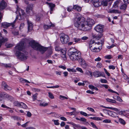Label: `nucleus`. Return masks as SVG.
Instances as JSON below:
<instances>
[{"label": "nucleus", "instance_id": "16", "mask_svg": "<svg viewBox=\"0 0 129 129\" xmlns=\"http://www.w3.org/2000/svg\"><path fill=\"white\" fill-rule=\"evenodd\" d=\"M27 22L28 25V31L29 32L32 29L33 25L32 23L30 21L27 20Z\"/></svg>", "mask_w": 129, "mask_h": 129}, {"label": "nucleus", "instance_id": "10", "mask_svg": "<svg viewBox=\"0 0 129 129\" xmlns=\"http://www.w3.org/2000/svg\"><path fill=\"white\" fill-rule=\"evenodd\" d=\"M34 6V4L32 3L30 4L27 6L26 8V11L28 14L31 15L30 12L31 11H32Z\"/></svg>", "mask_w": 129, "mask_h": 129}, {"label": "nucleus", "instance_id": "4", "mask_svg": "<svg viewBox=\"0 0 129 129\" xmlns=\"http://www.w3.org/2000/svg\"><path fill=\"white\" fill-rule=\"evenodd\" d=\"M15 55L17 58L21 61L26 60L28 58V53L26 51L21 52L16 50Z\"/></svg>", "mask_w": 129, "mask_h": 129}, {"label": "nucleus", "instance_id": "49", "mask_svg": "<svg viewBox=\"0 0 129 129\" xmlns=\"http://www.w3.org/2000/svg\"><path fill=\"white\" fill-rule=\"evenodd\" d=\"M6 46L8 48H10L14 46L13 44H9L6 45Z\"/></svg>", "mask_w": 129, "mask_h": 129}, {"label": "nucleus", "instance_id": "25", "mask_svg": "<svg viewBox=\"0 0 129 129\" xmlns=\"http://www.w3.org/2000/svg\"><path fill=\"white\" fill-rule=\"evenodd\" d=\"M19 107L24 109H26L27 108V106L24 103L22 102L20 103Z\"/></svg>", "mask_w": 129, "mask_h": 129}, {"label": "nucleus", "instance_id": "60", "mask_svg": "<svg viewBox=\"0 0 129 129\" xmlns=\"http://www.w3.org/2000/svg\"><path fill=\"white\" fill-rule=\"evenodd\" d=\"M86 92L87 93H90V94H93L94 93V92L90 90H88L86 91Z\"/></svg>", "mask_w": 129, "mask_h": 129}, {"label": "nucleus", "instance_id": "34", "mask_svg": "<svg viewBox=\"0 0 129 129\" xmlns=\"http://www.w3.org/2000/svg\"><path fill=\"white\" fill-rule=\"evenodd\" d=\"M119 121L121 124H122L123 125H124L126 124V122L123 119L121 118H119Z\"/></svg>", "mask_w": 129, "mask_h": 129}, {"label": "nucleus", "instance_id": "59", "mask_svg": "<svg viewBox=\"0 0 129 129\" xmlns=\"http://www.w3.org/2000/svg\"><path fill=\"white\" fill-rule=\"evenodd\" d=\"M109 68L110 69H114L115 68V67L114 66H110Z\"/></svg>", "mask_w": 129, "mask_h": 129}, {"label": "nucleus", "instance_id": "19", "mask_svg": "<svg viewBox=\"0 0 129 129\" xmlns=\"http://www.w3.org/2000/svg\"><path fill=\"white\" fill-rule=\"evenodd\" d=\"M108 114L109 115L114 117H116L117 116V114L115 112L110 111H108Z\"/></svg>", "mask_w": 129, "mask_h": 129}, {"label": "nucleus", "instance_id": "47", "mask_svg": "<svg viewBox=\"0 0 129 129\" xmlns=\"http://www.w3.org/2000/svg\"><path fill=\"white\" fill-rule=\"evenodd\" d=\"M100 81L102 83H107V80L105 79H101Z\"/></svg>", "mask_w": 129, "mask_h": 129}, {"label": "nucleus", "instance_id": "2", "mask_svg": "<svg viewBox=\"0 0 129 129\" xmlns=\"http://www.w3.org/2000/svg\"><path fill=\"white\" fill-rule=\"evenodd\" d=\"M70 54L69 57L72 60H78L79 62L83 61V59L81 56V53L77 50L73 48Z\"/></svg>", "mask_w": 129, "mask_h": 129}, {"label": "nucleus", "instance_id": "30", "mask_svg": "<svg viewBox=\"0 0 129 129\" xmlns=\"http://www.w3.org/2000/svg\"><path fill=\"white\" fill-rule=\"evenodd\" d=\"M0 96H3L4 97H9L10 96L8 94L4 92L0 93Z\"/></svg>", "mask_w": 129, "mask_h": 129}, {"label": "nucleus", "instance_id": "3", "mask_svg": "<svg viewBox=\"0 0 129 129\" xmlns=\"http://www.w3.org/2000/svg\"><path fill=\"white\" fill-rule=\"evenodd\" d=\"M29 44L34 49L39 51L42 54L44 53L47 49V48L41 46L34 41H30L29 42Z\"/></svg>", "mask_w": 129, "mask_h": 129}, {"label": "nucleus", "instance_id": "38", "mask_svg": "<svg viewBox=\"0 0 129 129\" xmlns=\"http://www.w3.org/2000/svg\"><path fill=\"white\" fill-rule=\"evenodd\" d=\"M14 105L15 106H17L19 107L20 105V103L18 102V101H15L14 102Z\"/></svg>", "mask_w": 129, "mask_h": 129}, {"label": "nucleus", "instance_id": "13", "mask_svg": "<svg viewBox=\"0 0 129 129\" xmlns=\"http://www.w3.org/2000/svg\"><path fill=\"white\" fill-rule=\"evenodd\" d=\"M7 7V3L4 0H2L0 2V10L4 9Z\"/></svg>", "mask_w": 129, "mask_h": 129}, {"label": "nucleus", "instance_id": "11", "mask_svg": "<svg viewBox=\"0 0 129 129\" xmlns=\"http://www.w3.org/2000/svg\"><path fill=\"white\" fill-rule=\"evenodd\" d=\"M55 50L57 51H61V57L63 58H66V52L64 50H62L61 48L59 46H56L55 47Z\"/></svg>", "mask_w": 129, "mask_h": 129}, {"label": "nucleus", "instance_id": "1", "mask_svg": "<svg viewBox=\"0 0 129 129\" xmlns=\"http://www.w3.org/2000/svg\"><path fill=\"white\" fill-rule=\"evenodd\" d=\"M74 25L78 29L83 31L88 30V27L86 25L85 18L80 16L78 18H75Z\"/></svg>", "mask_w": 129, "mask_h": 129}, {"label": "nucleus", "instance_id": "22", "mask_svg": "<svg viewBox=\"0 0 129 129\" xmlns=\"http://www.w3.org/2000/svg\"><path fill=\"white\" fill-rule=\"evenodd\" d=\"M73 9L78 12L80 11L81 10V7L77 5L73 6Z\"/></svg>", "mask_w": 129, "mask_h": 129}, {"label": "nucleus", "instance_id": "20", "mask_svg": "<svg viewBox=\"0 0 129 129\" xmlns=\"http://www.w3.org/2000/svg\"><path fill=\"white\" fill-rule=\"evenodd\" d=\"M17 10L19 12V14L20 17H21V15H24L25 13L24 11L20 9L18 6H17Z\"/></svg>", "mask_w": 129, "mask_h": 129}, {"label": "nucleus", "instance_id": "9", "mask_svg": "<svg viewBox=\"0 0 129 129\" xmlns=\"http://www.w3.org/2000/svg\"><path fill=\"white\" fill-rule=\"evenodd\" d=\"M85 22H86V25L88 26V30L89 29L90 27L93 25L95 23L93 20L90 18H87Z\"/></svg>", "mask_w": 129, "mask_h": 129}, {"label": "nucleus", "instance_id": "21", "mask_svg": "<svg viewBox=\"0 0 129 129\" xmlns=\"http://www.w3.org/2000/svg\"><path fill=\"white\" fill-rule=\"evenodd\" d=\"M54 26V25L52 24L50 22L49 25H44V27L45 29H47L50 28L51 27Z\"/></svg>", "mask_w": 129, "mask_h": 129}, {"label": "nucleus", "instance_id": "42", "mask_svg": "<svg viewBox=\"0 0 129 129\" xmlns=\"http://www.w3.org/2000/svg\"><path fill=\"white\" fill-rule=\"evenodd\" d=\"M111 122V120H109V119H106L104 120L103 121V122L105 123H110Z\"/></svg>", "mask_w": 129, "mask_h": 129}, {"label": "nucleus", "instance_id": "15", "mask_svg": "<svg viewBox=\"0 0 129 129\" xmlns=\"http://www.w3.org/2000/svg\"><path fill=\"white\" fill-rule=\"evenodd\" d=\"M2 85V86L4 87V89L6 90H11L12 89L11 87L9 86L5 82H3Z\"/></svg>", "mask_w": 129, "mask_h": 129}, {"label": "nucleus", "instance_id": "26", "mask_svg": "<svg viewBox=\"0 0 129 129\" xmlns=\"http://www.w3.org/2000/svg\"><path fill=\"white\" fill-rule=\"evenodd\" d=\"M124 4H122L120 7V9L121 10H125L127 7V5L125 4L126 3H124Z\"/></svg>", "mask_w": 129, "mask_h": 129}, {"label": "nucleus", "instance_id": "6", "mask_svg": "<svg viewBox=\"0 0 129 129\" xmlns=\"http://www.w3.org/2000/svg\"><path fill=\"white\" fill-rule=\"evenodd\" d=\"M24 44L23 41H21L17 44L15 47V53L16 50L21 51L24 49Z\"/></svg>", "mask_w": 129, "mask_h": 129}, {"label": "nucleus", "instance_id": "27", "mask_svg": "<svg viewBox=\"0 0 129 129\" xmlns=\"http://www.w3.org/2000/svg\"><path fill=\"white\" fill-rule=\"evenodd\" d=\"M90 119L92 120H95L97 121L101 120L102 118L99 117H90Z\"/></svg>", "mask_w": 129, "mask_h": 129}, {"label": "nucleus", "instance_id": "62", "mask_svg": "<svg viewBox=\"0 0 129 129\" xmlns=\"http://www.w3.org/2000/svg\"><path fill=\"white\" fill-rule=\"evenodd\" d=\"M63 74L64 75V76L65 77H66L67 76L68 73L67 72H63Z\"/></svg>", "mask_w": 129, "mask_h": 129}, {"label": "nucleus", "instance_id": "64", "mask_svg": "<svg viewBox=\"0 0 129 129\" xmlns=\"http://www.w3.org/2000/svg\"><path fill=\"white\" fill-rule=\"evenodd\" d=\"M91 89H94V86L92 85H89L88 86Z\"/></svg>", "mask_w": 129, "mask_h": 129}, {"label": "nucleus", "instance_id": "29", "mask_svg": "<svg viewBox=\"0 0 129 129\" xmlns=\"http://www.w3.org/2000/svg\"><path fill=\"white\" fill-rule=\"evenodd\" d=\"M49 104V103H46L44 102H41L40 104V106H41L45 107Z\"/></svg>", "mask_w": 129, "mask_h": 129}, {"label": "nucleus", "instance_id": "28", "mask_svg": "<svg viewBox=\"0 0 129 129\" xmlns=\"http://www.w3.org/2000/svg\"><path fill=\"white\" fill-rule=\"evenodd\" d=\"M73 40L75 42L77 43H80L82 42L81 41V39L77 38H74L73 39Z\"/></svg>", "mask_w": 129, "mask_h": 129}, {"label": "nucleus", "instance_id": "52", "mask_svg": "<svg viewBox=\"0 0 129 129\" xmlns=\"http://www.w3.org/2000/svg\"><path fill=\"white\" fill-rule=\"evenodd\" d=\"M80 121L83 122H86V119L84 118L81 117L80 119Z\"/></svg>", "mask_w": 129, "mask_h": 129}, {"label": "nucleus", "instance_id": "5", "mask_svg": "<svg viewBox=\"0 0 129 129\" xmlns=\"http://www.w3.org/2000/svg\"><path fill=\"white\" fill-rule=\"evenodd\" d=\"M60 35V40L62 44H66L69 41V38L68 35L63 33H61Z\"/></svg>", "mask_w": 129, "mask_h": 129}, {"label": "nucleus", "instance_id": "8", "mask_svg": "<svg viewBox=\"0 0 129 129\" xmlns=\"http://www.w3.org/2000/svg\"><path fill=\"white\" fill-rule=\"evenodd\" d=\"M101 43L100 42H95L94 41L91 40L89 43V47L91 50V49L94 48L95 47H98V45Z\"/></svg>", "mask_w": 129, "mask_h": 129}, {"label": "nucleus", "instance_id": "46", "mask_svg": "<svg viewBox=\"0 0 129 129\" xmlns=\"http://www.w3.org/2000/svg\"><path fill=\"white\" fill-rule=\"evenodd\" d=\"M29 123V122H27L25 124L21 125V126L23 127H26L27 126V123Z\"/></svg>", "mask_w": 129, "mask_h": 129}, {"label": "nucleus", "instance_id": "18", "mask_svg": "<svg viewBox=\"0 0 129 129\" xmlns=\"http://www.w3.org/2000/svg\"><path fill=\"white\" fill-rule=\"evenodd\" d=\"M93 6L96 7H98L100 6V3L98 2V0H91Z\"/></svg>", "mask_w": 129, "mask_h": 129}, {"label": "nucleus", "instance_id": "57", "mask_svg": "<svg viewBox=\"0 0 129 129\" xmlns=\"http://www.w3.org/2000/svg\"><path fill=\"white\" fill-rule=\"evenodd\" d=\"M114 46H115V45L113 44H112L111 46H107V48L108 49H110L112 48Z\"/></svg>", "mask_w": 129, "mask_h": 129}, {"label": "nucleus", "instance_id": "44", "mask_svg": "<svg viewBox=\"0 0 129 129\" xmlns=\"http://www.w3.org/2000/svg\"><path fill=\"white\" fill-rule=\"evenodd\" d=\"M102 4L104 6H107L108 4L107 2L106 1H104L102 2Z\"/></svg>", "mask_w": 129, "mask_h": 129}, {"label": "nucleus", "instance_id": "23", "mask_svg": "<svg viewBox=\"0 0 129 129\" xmlns=\"http://www.w3.org/2000/svg\"><path fill=\"white\" fill-rule=\"evenodd\" d=\"M49 7L50 8V14H52V12L53 11V9L55 7V4H53L52 3H51L49 6Z\"/></svg>", "mask_w": 129, "mask_h": 129}, {"label": "nucleus", "instance_id": "45", "mask_svg": "<svg viewBox=\"0 0 129 129\" xmlns=\"http://www.w3.org/2000/svg\"><path fill=\"white\" fill-rule=\"evenodd\" d=\"M87 109L89 111L94 113L95 112V111L94 109L88 107Z\"/></svg>", "mask_w": 129, "mask_h": 129}, {"label": "nucleus", "instance_id": "51", "mask_svg": "<svg viewBox=\"0 0 129 129\" xmlns=\"http://www.w3.org/2000/svg\"><path fill=\"white\" fill-rule=\"evenodd\" d=\"M88 39V37H87L85 36L82 37L81 39V41H82V40H87Z\"/></svg>", "mask_w": 129, "mask_h": 129}, {"label": "nucleus", "instance_id": "53", "mask_svg": "<svg viewBox=\"0 0 129 129\" xmlns=\"http://www.w3.org/2000/svg\"><path fill=\"white\" fill-rule=\"evenodd\" d=\"M108 90L109 91H110V92H112V93H116L118 95H119V94H118V93L117 92H116V91H113V90H112V89H108Z\"/></svg>", "mask_w": 129, "mask_h": 129}, {"label": "nucleus", "instance_id": "40", "mask_svg": "<svg viewBox=\"0 0 129 129\" xmlns=\"http://www.w3.org/2000/svg\"><path fill=\"white\" fill-rule=\"evenodd\" d=\"M59 120H53L52 121L54 122V124L56 125H59V123L58 122Z\"/></svg>", "mask_w": 129, "mask_h": 129}, {"label": "nucleus", "instance_id": "37", "mask_svg": "<svg viewBox=\"0 0 129 129\" xmlns=\"http://www.w3.org/2000/svg\"><path fill=\"white\" fill-rule=\"evenodd\" d=\"M2 66L6 67V68H10L11 67V65L10 64H2Z\"/></svg>", "mask_w": 129, "mask_h": 129}, {"label": "nucleus", "instance_id": "7", "mask_svg": "<svg viewBox=\"0 0 129 129\" xmlns=\"http://www.w3.org/2000/svg\"><path fill=\"white\" fill-rule=\"evenodd\" d=\"M18 16H16V19L13 23H8L7 22H5L2 24V26L4 28H7L11 25H12V27L14 26V24L15 23L16 21L18 19Z\"/></svg>", "mask_w": 129, "mask_h": 129}, {"label": "nucleus", "instance_id": "17", "mask_svg": "<svg viewBox=\"0 0 129 129\" xmlns=\"http://www.w3.org/2000/svg\"><path fill=\"white\" fill-rule=\"evenodd\" d=\"M8 40L7 38H4L2 36V34L0 33V47L2 45V43L7 41Z\"/></svg>", "mask_w": 129, "mask_h": 129}, {"label": "nucleus", "instance_id": "33", "mask_svg": "<svg viewBox=\"0 0 129 129\" xmlns=\"http://www.w3.org/2000/svg\"><path fill=\"white\" fill-rule=\"evenodd\" d=\"M66 113L67 114L70 115H76L78 113H77V112H75L74 111H73L70 112H67Z\"/></svg>", "mask_w": 129, "mask_h": 129}, {"label": "nucleus", "instance_id": "14", "mask_svg": "<svg viewBox=\"0 0 129 129\" xmlns=\"http://www.w3.org/2000/svg\"><path fill=\"white\" fill-rule=\"evenodd\" d=\"M93 75L95 77H98L100 76H104V73L103 72H101L99 71H97L93 73Z\"/></svg>", "mask_w": 129, "mask_h": 129}, {"label": "nucleus", "instance_id": "58", "mask_svg": "<svg viewBox=\"0 0 129 129\" xmlns=\"http://www.w3.org/2000/svg\"><path fill=\"white\" fill-rule=\"evenodd\" d=\"M27 116L28 117H30L31 116V114L30 112L28 111L27 112Z\"/></svg>", "mask_w": 129, "mask_h": 129}, {"label": "nucleus", "instance_id": "24", "mask_svg": "<svg viewBox=\"0 0 129 129\" xmlns=\"http://www.w3.org/2000/svg\"><path fill=\"white\" fill-rule=\"evenodd\" d=\"M100 49L98 47H95L94 48L91 49V51L92 52H99L100 50Z\"/></svg>", "mask_w": 129, "mask_h": 129}, {"label": "nucleus", "instance_id": "61", "mask_svg": "<svg viewBox=\"0 0 129 129\" xmlns=\"http://www.w3.org/2000/svg\"><path fill=\"white\" fill-rule=\"evenodd\" d=\"M105 57L107 59H110L111 58V56L110 55H107L105 56Z\"/></svg>", "mask_w": 129, "mask_h": 129}, {"label": "nucleus", "instance_id": "39", "mask_svg": "<svg viewBox=\"0 0 129 129\" xmlns=\"http://www.w3.org/2000/svg\"><path fill=\"white\" fill-rule=\"evenodd\" d=\"M103 36V34H101V33H100V34H98L96 36H95V37L93 36V37L94 38H98L100 39Z\"/></svg>", "mask_w": 129, "mask_h": 129}, {"label": "nucleus", "instance_id": "50", "mask_svg": "<svg viewBox=\"0 0 129 129\" xmlns=\"http://www.w3.org/2000/svg\"><path fill=\"white\" fill-rule=\"evenodd\" d=\"M91 124L92 126L93 127L96 128L97 129L98 128L94 124V123L92 122L91 123Z\"/></svg>", "mask_w": 129, "mask_h": 129}, {"label": "nucleus", "instance_id": "48", "mask_svg": "<svg viewBox=\"0 0 129 129\" xmlns=\"http://www.w3.org/2000/svg\"><path fill=\"white\" fill-rule=\"evenodd\" d=\"M76 70L78 71L81 73H83V71H82V69L80 68H76Z\"/></svg>", "mask_w": 129, "mask_h": 129}, {"label": "nucleus", "instance_id": "55", "mask_svg": "<svg viewBox=\"0 0 129 129\" xmlns=\"http://www.w3.org/2000/svg\"><path fill=\"white\" fill-rule=\"evenodd\" d=\"M97 66L99 68H101L102 67V64L101 63H98L97 65Z\"/></svg>", "mask_w": 129, "mask_h": 129}, {"label": "nucleus", "instance_id": "32", "mask_svg": "<svg viewBox=\"0 0 129 129\" xmlns=\"http://www.w3.org/2000/svg\"><path fill=\"white\" fill-rule=\"evenodd\" d=\"M110 13H120L121 12L117 10H111L110 12Z\"/></svg>", "mask_w": 129, "mask_h": 129}, {"label": "nucleus", "instance_id": "12", "mask_svg": "<svg viewBox=\"0 0 129 129\" xmlns=\"http://www.w3.org/2000/svg\"><path fill=\"white\" fill-rule=\"evenodd\" d=\"M104 28V26L100 24L97 25L94 28L96 31L101 33L103 32Z\"/></svg>", "mask_w": 129, "mask_h": 129}, {"label": "nucleus", "instance_id": "36", "mask_svg": "<svg viewBox=\"0 0 129 129\" xmlns=\"http://www.w3.org/2000/svg\"><path fill=\"white\" fill-rule=\"evenodd\" d=\"M80 113L82 115H83V116H88L87 115V114L85 112H83L82 111H81L80 112ZM89 115H88V116H91L92 115L91 114H89Z\"/></svg>", "mask_w": 129, "mask_h": 129}, {"label": "nucleus", "instance_id": "63", "mask_svg": "<svg viewBox=\"0 0 129 129\" xmlns=\"http://www.w3.org/2000/svg\"><path fill=\"white\" fill-rule=\"evenodd\" d=\"M60 119L61 120L64 121H67V119L66 118L64 117H60Z\"/></svg>", "mask_w": 129, "mask_h": 129}, {"label": "nucleus", "instance_id": "41", "mask_svg": "<svg viewBox=\"0 0 129 129\" xmlns=\"http://www.w3.org/2000/svg\"><path fill=\"white\" fill-rule=\"evenodd\" d=\"M73 9V7L71 6H69L67 8V10L69 12H70Z\"/></svg>", "mask_w": 129, "mask_h": 129}, {"label": "nucleus", "instance_id": "31", "mask_svg": "<svg viewBox=\"0 0 129 129\" xmlns=\"http://www.w3.org/2000/svg\"><path fill=\"white\" fill-rule=\"evenodd\" d=\"M0 96H3L4 97H9L10 96L8 94L4 92L0 93Z\"/></svg>", "mask_w": 129, "mask_h": 129}, {"label": "nucleus", "instance_id": "43", "mask_svg": "<svg viewBox=\"0 0 129 129\" xmlns=\"http://www.w3.org/2000/svg\"><path fill=\"white\" fill-rule=\"evenodd\" d=\"M67 70L69 72H76V71L74 69H70L68 68L67 69Z\"/></svg>", "mask_w": 129, "mask_h": 129}, {"label": "nucleus", "instance_id": "35", "mask_svg": "<svg viewBox=\"0 0 129 129\" xmlns=\"http://www.w3.org/2000/svg\"><path fill=\"white\" fill-rule=\"evenodd\" d=\"M106 100L108 102L112 103H116V101L115 100L110 99L109 98L107 99Z\"/></svg>", "mask_w": 129, "mask_h": 129}, {"label": "nucleus", "instance_id": "56", "mask_svg": "<svg viewBox=\"0 0 129 129\" xmlns=\"http://www.w3.org/2000/svg\"><path fill=\"white\" fill-rule=\"evenodd\" d=\"M59 68H62L64 70H65L66 69V67L65 66L62 65H60L59 66Z\"/></svg>", "mask_w": 129, "mask_h": 129}, {"label": "nucleus", "instance_id": "54", "mask_svg": "<svg viewBox=\"0 0 129 129\" xmlns=\"http://www.w3.org/2000/svg\"><path fill=\"white\" fill-rule=\"evenodd\" d=\"M116 99H115L116 100H117L120 102H122V100L120 98V97H116Z\"/></svg>", "mask_w": 129, "mask_h": 129}]
</instances>
